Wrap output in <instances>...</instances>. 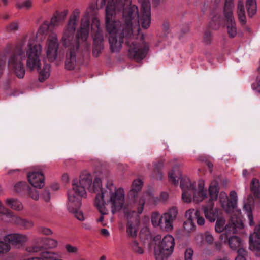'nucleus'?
<instances>
[{
	"mask_svg": "<svg viewBox=\"0 0 260 260\" xmlns=\"http://www.w3.org/2000/svg\"><path fill=\"white\" fill-rule=\"evenodd\" d=\"M100 2L102 5L106 6L105 21L116 20V16L122 10L123 12L132 7L124 8V0H100Z\"/></svg>",
	"mask_w": 260,
	"mask_h": 260,
	"instance_id": "6e6552de",
	"label": "nucleus"
},
{
	"mask_svg": "<svg viewBox=\"0 0 260 260\" xmlns=\"http://www.w3.org/2000/svg\"><path fill=\"white\" fill-rule=\"evenodd\" d=\"M219 199L222 207L226 212L230 211L232 209V205L228 195L225 192H221L220 193Z\"/></svg>",
	"mask_w": 260,
	"mask_h": 260,
	"instance_id": "b1692460",
	"label": "nucleus"
},
{
	"mask_svg": "<svg viewBox=\"0 0 260 260\" xmlns=\"http://www.w3.org/2000/svg\"><path fill=\"white\" fill-rule=\"evenodd\" d=\"M247 255V252L244 248H239L238 250V255L235 260H246L245 256Z\"/></svg>",
	"mask_w": 260,
	"mask_h": 260,
	"instance_id": "a18cd8bd",
	"label": "nucleus"
},
{
	"mask_svg": "<svg viewBox=\"0 0 260 260\" xmlns=\"http://www.w3.org/2000/svg\"><path fill=\"white\" fill-rule=\"evenodd\" d=\"M28 194L31 198L34 200H38L39 199V192L34 188H28Z\"/></svg>",
	"mask_w": 260,
	"mask_h": 260,
	"instance_id": "c03bdc74",
	"label": "nucleus"
},
{
	"mask_svg": "<svg viewBox=\"0 0 260 260\" xmlns=\"http://www.w3.org/2000/svg\"><path fill=\"white\" fill-rule=\"evenodd\" d=\"M151 218L153 225L155 227H159L161 222V215H160L158 212H155L152 213Z\"/></svg>",
	"mask_w": 260,
	"mask_h": 260,
	"instance_id": "72a5a7b5",
	"label": "nucleus"
},
{
	"mask_svg": "<svg viewBox=\"0 0 260 260\" xmlns=\"http://www.w3.org/2000/svg\"><path fill=\"white\" fill-rule=\"evenodd\" d=\"M254 86L256 88L260 87V77H257L256 80V82L254 83Z\"/></svg>",
	"mask_w": 260,
	"mask_h": 260,
	"instance_id": "13d9d810",
	"label": "nucleus"
},
{
	"mask_svg": "<svg viewBox=\"0 0 260 260\" xmlns=\"http://www.w3.org/2000/svg\"><path fill=\"white\" fill-rule=\"evenodd\" d=\"M39 232L41 233V234L46 235H50L53 233L51 229L45 227L40 228Z\"/></svg>",
	"mask_w": 260,
	"mask_h": 260,
	"instance_id": "864d4df0",
	"label": "nucleus"
},
{
	"mask_svg": "<svg viewBox=\"0 0 260 260\" xmlns=\"http://www.w3.org/2000/svg\"><path fill=\"white\" fill-rule=\"evenodd\" d=\"M58 47L59 42L57 35L52 32L48 37L45 46L47 57L51 61L56 59Z\"/></svg>",
	"mask_w": 260,
	"mask_h": 260,
	"instance_id": "f8f14e48",
	"label": "nucleus"
},
{
	"mask_svg": "<svg viewBox=\"0 0 260 260\" xmlns=\"http://www.w3.org/2000/svg\"><path fill=\"white\" fill-rule=\"evenodd\" d=\"M194 182H191L190 179L187 177L182 178L180 181V187L182 190L193 191L194 189Z\"/></svg>",
	"mask_w": 260,
	"mask_h": 260,
	"instance_id": "a878e982",
	"label": "nucleus"
},
{
	"mask_svg": "<svg viewBox=\"0 0 260 260\" xmlns=\"http://www.w3.org/2000/svg\"><path fill=\"white\" fill-rule=\"evenodd\" d=\"M194 229L195 226L192 220L189 219L184 222V229L187 233L193 231Z\"/></svg>",
	"mask_w": 260,
	"mask_h": 260,
	"instance_id": "58836bf2",
	"label": "nucleus"
},
{
	"mask_svg": "<svg viewBox=\"0 0 260 260\" xmlns=\"http://www.w3.org/2000/svg\"><path fill=\"white\" fill-rule=\"evenodd\" d=\"M237 13L240 23L242 25H245L246 23L245 13L243 3L241 1L238 2Z\"/></svg>",
	"mask_w": 260,
	"mask_h": 260,
	"instance_id": "393cba45",
	"label": "nucleus"
},
{
	"mask_svg": "<svg viewBox=\"0 0 260 260\" xmlns=\"http://www.w3.org/2000/svg\"><path fill=\"white\" fill-rule=\"evenodd\" d=\"M142 185L143 182L140 179H137L134 180L128 194L137 207L138 213L140 214L143 212L145 203L154 204L157 200L151 191H146L140 196L138 195V192L141 190Z\"/></svg>",
	"mask_w": 260,
	"mask_h": 260,
	"instance_id": "423d86ee",
	"label": "nucleus"
},
{
	"mask_svg": "<svg viewBox=\"0 0 260 260\" xmlns=\"http://www.w3.org/2000/svg\"><path fill=\"white\" fill-rule=\"evenodd\" d=\"M27 178L29 183L34 188L41 189L45 185V176L40 172L33 171L27 174Z\"/></svg>",
	"mask_w": 260,
	"mask_h": 260,
	"instance_id": "2eb2a0df",
	"label": "nucleus"
},
{
	"mask_svg": "<svg viewBox=\"0 0 260 260\" xmlns=\"http://www.w3.org/2000/svg\"><path fill=\"white\" fill-rule=\"evenodd\" d=\"M82 227L87 230H90L91 229V226L89 223H85L82 224Z\"/></svg>",
	"mask_w": 260,
	"mask_h": 260,
	"instance_id": "4d7b16f0",
	"label": "nucleus"
},
{
	"mask_svg": "<svg viewBox=\"0 0 260 260\" xmlns=\"http://www.w3.org/2000/svg\"><path fill=\"white\" fill-rule=\"evenodd\" d=\"M92 184V176L88 173H82L79 180H74L72 182V189L68 192V207L69 211L80 221H84L83 213L79 210L81 206V197L86 196V190Z\"/></svg>",
	"mask_w": 260,
	"mask_h": 260,
	"instance_id": "39448f33",
	"label": "nucleus"
},
{
	"mask_svg": "<svg viewBox=\"0 0 260 260\" xmlns=\"http://www.w3.org/2000/svg\"><path fill=\"white\" fill-rule=\"evenodd\" d=\"M206 197L207 193L206 191H198L194 192L193 200L194 202H200L202 201Z\"/></svg>",
	"mask_w": 260,
	"mask_h": 260,
	"instance_id": "4c0bfd02",
	"label": "nucleus"
},
{
	"mask_svg": "<svg viewBox=\"0 0 260 260\" xmlns=\"http://www.w3.org/2000/svg\"><path fill=\"white\" fill-rule=\"evenodd\" d=\"M26 251L29 253L38 252L41 250L40 246H29L26 248Z\"/></svg>",
	"mask_w": 260,
	"mask_h": 260,
	"instance_id": "603ef678",
	"label": "nucleus"
},
{
	"mask_svg": "<svg viewBox=\"0 0 260 260\" xmlns=\"http://www.w3.org/2000/svg\"><path fill=\"white\" fill-rule=\"evenodd\" d=\"M154 169L153 172V177L157 180H161L163 177L162 173L159 171L164 167V162L159 161L154 164Z\"/></svg>",
	"mask_w": 260,
	"mask_h": 260,
	"instance_id": "c756f323",
	"label": "nucleus"
},
{
	"mask_svg": "<svg viewBox=\"0 0 260 260\" xmlns=\"http://www.w3.org/2000/svg\"><path fill=\"white\" fill-rule=\"evenodd\" d=\"M64 248L66 251L70 254H77L78 253L79 249L76 246L72 245L70 244H67L65 245Z\"/></svg>",
	"mask_w": 260,
	"mask_h": 260,
	"instance_id": "a19ab883",
	"label": "nucleus"
},
{
	"mask_svg": "<svg viewBox=\"0 0 260 260\" xmlns=\"http://www.w3.org/2000/svg\"><path fill=\"white\" fill-rule=\"evenodd\" d=\"M182 199L184 202L190 203L191 201L192 198L191 193L193 191H189L188 190H182Z\"/></svg>",
	"mask_w": 260,
	"mask_h": 260,
	"instance_id": "37998d69",
	"label": "nucleus"
},
{
	"mask_svg": "<svg viewBox=\"0 0 260 260\" xmlns=\"http://www.w3.org/2000/svg\"><path fill=\"white\" fill-rule=\"evenodd\" d=\"M181 172L179 170H173L168 174L169 181L174 185H177L181 179Z\"/></svg>",
	"mask_w": 260,
	"mask_h": 260,
	"instance_id": "c85d7f7f",
	"label": "nucleus"
},
{
	"mask_svg": "<svg viewBox=\"0 0 260 260\" xmlns=\"http://www.w3.org/2000/svg\"><path fill=\"white\" fill-rule=\"evenodd\" d=\"M42 51V47L37 43L36 37L27 35L10 52L8 60V67L18 78H23L25 74L23 61L27 56V70L30 71L37 70L39 74L40 81L44 82L50 76V66L45 63L41 68L40 56Z\"/></svg>",
	"mask_w": 260,
	"mask_h": 260,
	"instance_id": "f03ea898",
	"label": "nucleus"
},
{
	"mask_svg": "<svg viewBox=\"0 0 260 260\" xmlns=\"http://www.w3.org/2000/svg\"><path fill=\"white\" fill-rule=\"evenodd\" d=\"M10 249V247L8 242L0 241V253L7 252Z\"/></svg>",
	"mask_w": 260,
	"mask_h": 260,
	"instance_id": "49530a36",
	"label": "nucleus"
},
{
	"mask_svg": "<svg viewBox=\"0 0 260 260\" xmlns=\"http://www.w3.org/2000/svg\"><path fill=\"white\" fill-rule=\"evenodd\" d=\"M42 197L45 202H48L50 199V193L49 191L47 189L44 190Z\"/></svg>",
	"mask_w": 260,
	"mask_h": 260,
	"instance_id": "5fc2aeb1",
	"label": "nucleus"
},
{
	"mask_svg": "<svg viewBox=\"0 0 260 260\" xmlns=\"http://www.w3.org/2000/svg\"><path fill=\"white\" fill-rule=\"evenodd\" d=\"M138 17V8L133 6L122 13V21L116 19L105 21L111 51L119 52L125 42L128 47L129 57L137 61L145 57L149 49L142 37H139L141 23Z\"/></svg>",
	"mask_w": 260,
	"mask_h": 260,
	"instance_id": "f257e3e1",
	"label": "nucleus"
},
{
	"mask_svg": "<svg viewBox=\"0 0 260 260\" xmlns=\"http://www.w3.org/2000/svg\"><path fill=\"white\" fill-rule=\"evenodd\" d=\"M128 220L126 225V233L128 237L135 238L137 236V229L136 225L138 222V220L135 218L134 220H132L127 216Z\"/></svg>",
	"mask_w": 260,
	"mask_h": 260,
	"instance_id": "4be33fe9",
	"label": "nucleus"
},
{
	"mask_svg": "<svg viewBox=\"0 0 260 260\" xmlns=\"http://www.w3.org/2000/svg\"><path fill=\"white\" fill-rule=\"evenodd\" d=\"M212 41V32L208 29H206L204 32L203 37V42L206 45L211 44Z\"/></svg>",
	"mask_w": 260,
	"mask_h": 260,
	"instance_id": "e433bc0d",
	"label": "nucleus"
},
{
	"mask_svg": "<svg viewBox=\"0 0 260 260\" xmlns=\"http://www.w3.org/2000/svg\"><path fill=\"white\" fill-rule=\"evenodd\" d=\"M194 215L198 224L200 225H204L205 223V219L203 217L200 216V212L199 211H196Z\"/></svg>",
	"mask_w": 260,
	"mask_h": 260,
	"instance_id": "3c124183",
	"label": "nucleus"
},
{
	"mask_svg": "<svg viewBox=\"0 0 260 260\" xmlns=\"http://www.w3.org/2000/svg\"><path fill=\"white\" fill-rule=\"evenodd\" d=\"M196 244L199 246H202L206 242L208 245L213 243L214 239L212 234L206 231L204 233L198 234L195 237Z\"/></svg>",
	"mask_w": 260,
	"mask_h": 260,
	"instance_id": "f3484780",
	"label": "nucleus"
},
{
	"mask_svg": "<svg viewBox=\"0 0 260 260\" xmlns=\"http://www.w3.org/2000/svg\"><path fill=\"white\" fill-rule=\"evenodd\" d=\"M234 4L232 0H225L223 15L229 36L234 38L237 34L236 22L233 16Z\"/></svg>",
	"mask_w": 260,
	"mask_h": 260,
	"instance_id": "9d476101",
	"label": "nucleus"
},
{
	"mask_svg": "<svg viewBox=\"0 0 260 260\" xmlns=\"http://www.w3.org/2000/svg\"><path fill=\"white\" fill-rule=\"evenodd\" d=\"M204 182L203 180L200 181L198 183V190L199 191H206L204 189Z\"/></svg>",
	"mask_w": 260,
	"mask_h": 260,
	"instance_id": "6e6d98bb",
	"label": "nucleus"
},
{
	"mask_svg": "<svg viewBox=\"0 0 260 260\" xmlns=\"http://www.w3.org/2000/svg\"><path fill=\"white\" fill-rule=\"evenodd\" d=\"M92 37L93 39L92 54L95 57H98L104 49V35L100 27V21L95 18L93 20Z\"/></svg>",
	"mask_w": 260,
	"mask_h": 260,
	"instance_id": "1a4fd4ad",
	"label": "nucleus"
},
{
	"mask_svg": "<svg viewBox=\"0 0 260 260\" xmlns=\"http://www.w3.org/2000/svg\"><path fill=\"white\" fill-rule=\"evenodd\" d=\"M6 203L8 206L15 210H21L23 209V205L21 203L17 200L13 199H7Z\"/></svg>",
	"mask_w": 260,
	"mask_h": 260,
	"instance_id": "7c9ffc66",
	"label": "nucleus"
},
{
	"mask_svg": "<svg viewBox=\"0 0 260 260\" xmlns=\"http://www.w3.org/2000/svg\"><path fill=\"white\" fill-rule=\"evenodd\" d=\"M230 196L231 198L230 200L231 202L232 209H233L236 207L237 201V194L235 191H232L230 193Z\"/></svg>",
	"mask_w": 260,
	"mask_h": 260,
	"instance_id": "de8ad7c7",
	"label": "nucleus"
},
{
	"mask_svg": "<svg viewBox=\"0 0 260 260\" xmlns=\"http://www.w3.org/2000/svg\"><path fill=\"white\" fill-rule=\"evenodd\" d=\"M250 189L255 197L260 198V186L258 179L254 178L252 180Z\"/></svg>",
	"mask_w": 260,
	"mask_h": 260,
	"instance_id": "2f4dec72",
	"label": "nucleus"
},
{
	"mask_svg": "<svg viewBox=\"0 0 260 260\" xmlns=\"http://www.w3.org/2000/svg\"><path fill=\"white\" fill-rule=\"evenodd\" d=\"M229 244L231 249L236 250L238 248H243L242 246V241L236 236H232L229 239Z\"/></svg>",
	"mask_w": 260,
	"mask_h": 260,
	"instance_id": "cd10ccee",
	"label": "nucleus"
},
{
	"mask_svg": "<svg viewBox=\"0 0 260 260\" xmlns=\"http://www.w3.org/2000/svg\"><path fill=\"white\" fill-rule=\"evenodd\" d=\"M101 233L105 236H108L109 235V233L108 231L106 229H102Z\"/></svg>",
	"mask_w": 260,
	"mask_h": 260,
	"instance_id": "bf43d9fd",
	"label": "nucleus"
},
{
	"mask_svg": "<svg viewBox=\"0 0 260 260\" xmlns=\"http://www.w3.org/2000/svg\"><path fill=\"white\" fill-rule=\"evenodd\" d=\"M88 191L96 193L94 205L102 214H108L106 204H109L111 212L114 214L120 210L124 204L125 193L123 188H117L112 183L108 184L105 188H102V180L96 178L88 188Z\"/></svg>",
	"mask_w": 260,
	"mask_h": 260,
	"instance_id": "20e7f679",
	"label": "nucleus"
},
{
	"mask_svg": "<svg viewBox=\"0 0 260 260\" xmlns=\"http://www.w3.org/2000/svg\"><path fill=\"white\" fill-rule=\"evenodd\" d=\"M193 250L191 248H188L184 252L185 260H193Z\"/></svg>",
	"mask_w": 260,
	"mask_h": 260,
	"instance_id": "09e8293b",
	"label": "nucleus"
},
{
	"mask_svg": "<svg viewBox=\"0 0 260 260\" xmlns=\"http://www.w3.org/2000/svg\"><path fill=\"white\" fill-rule=\"evenodd\" d=\"M80 11L75 10L70 16V19L63 31L61 39L63 45L68 47L65 62L66 68L73 70L76 63V53L79 47V40L85 41L89 35L90 21L88 15L83 16L81 21L79 30L77 32V40H74V35L78 25L80 17Z\"/></svg>",
	"mask_w": 260,
	"mask_h": 260,
	"instance_id": "7ed1b4c3",
	"label": "nucleus"
},
{
	"mask_svg": "<svg viewBox=\"0 0 260 260\" xmlns=\"http://www.w3.org/2000/svg\"><path fill=\"white\" fill-rule=\"evenodd\" d=\"M49 25L50 22H48V21H44L39 27L37 35L46 34L48 30Z\"/></svg>",
	"mask_w": 260,
	"mask_h": 260,
	"instance_id": "ea45409f",
	"label": "nucleus"
},
{
	"mask_svg": "<svg viewBox=\"0 0 260 260\" xmlns=\"http://www.w3.org/2000/svg\"><path fill=\"white\" fill-rule=\"evenodd\" d=\"M246 7L248 16L252 17L257 10L256 0H246Z\"/></svg>",
	"mask_w": 260,
	"mask_h": 260,
	"instance_id": "bb28decb",
	"label": "nucleus"
},
{
	"mask_svg": "<svg viewBox=\"0 0 260 260\" xmlns=\"http://www.w3.org/2000/svg\"><path fill=\"white\" fill-rule=\"evenodd\" d=\"M215 248L217 250H220L221 248L222 244L220 242H215Z\"/></svg>",
	"mask_w": 260,
	"mask_h": 260,
	"instance_id": "052dcab7",
	"label": "nucleus"
},
{
	"mask_svg": "<svg viewBox=\"0 0 260 260\" xmlns=\"http://www.w3.org/2000/svg\"><path fill=\"white\" fill-rule=\"evenodd\" d=\"M141 4L142 14L139 16L138 20L144 29L149 27L151 24V13L150 0H138Z\"/></svg>",
	"mask_w": 260,
	"mask_h": 260,
	"instance_id": "4468645a",
	"label": "nucleus"
},
{
	"mask_svg": "<svg viewBox=\"0 0 260 260\" xmlns=\"http://www.w3.org/2000/svg\"><path fill=\"white\" fill-rule=\"evenodd\" d=\"M178 210L176 207L170 208L166 212L161 215L159 228L163 231L170 232L173 229V222L176 219Z\"/></svg>",
	"mask_w": 260,
	"mask_h": 260,
	"instance_id": "ddd939ff",
	"label": "nucleus"
},
{
	"mask_svg": "<svg viewBox=\"0 0 260 260\" xmlns=\"http://www.w3.org/2000/svg\"><path fill=\"white\" fill-rule=\"evenodd\" d=\"M7 30L9 31H16L19 28L18 22H13L6 26Z\"/></svg>",
	"mask_w": 260,
	"mask_h": 260,
	"instance_id": "8fccbe9b",
	"label": "nucleus"
},
{
	"mask_svg": "<svg viewBox=\"0 0 260 260\" xmlns=\"http://www.w3.org/2000/svg\"><path fill=\"white\" fill-rule=\"evenodd\" d=\"M19 171H20V170L19 169H14V170H10L8 172V174H11L13 173L19 172Z\"/></svg>",
	"mask_w": 260,
	"mask_h": 260,
	"instance_id": "338daca9",
	"label": "nucleus"
},
{
	"mask_svg": "<svg viewBox=\"0 0 260 260\" xmlns=\"http://www.w3.org/2000/svg\"><path fill=\"white\" fill-rule=\"evenodd\" d=\"M9 217L11 218V222L19 225L23 229H28L34 226V222L32 221L27 220L14 216L13 215V213H12V216H10Z\"/></svg>",
	"mask_w": 260,
	"mask_h": 260,
	"instance_id": "412c9836",
	"label": "nucleus"
},
{
	"mask_svg": "<svg viewBox=\"0 0 260 260\" xmlns=\"http://www.w3.org/2000/svg\"><path fill=\"white\" fill-rule=\"evenodd\" d=\"M225 220L223 218L218 219L215 224V231L218 233H221L225 231L226 236L231 234H234L236 232L237 228H241L243 226L241 221L240 219L235 220L232 217L231 219V222H229L225 226Z\"/></svg>",
	"mask_w": 260,
	"mask_h": 260,
	"instance_id": "9b49d317",
	"label": "nucleus"
},
{
	"mask_svg": "<svg viewBox=\"0 0 260 260\" xmlns=\"http://www.w3.org/2000/svg\"><path fill=\"white\" fill-rule=\"evenodd\" d=\"M32 6L31 0H25L23 2H18L16 4V7L18 9H30Z\"/></svg>",
	"mask_w": 260,
	"mask_h": 260,
	"instance_id": "f704fd0d",
	"label": "nucleus"
},
{
	"mask_svg": "<svg viewBox=\"0 0 260 260\" xmlns=\"http://www.w3.org/2000/svg\"><path fill=\"white\" fill-rule=\"evenodd\" d=\"M132 250L136 253L141 254L144 252L143 249L139 246V243L136 241H133L131 244Z\"/></svg>",
	"mask_w": 260,
	"mask_h": 260,
	"instance_id": "79ce46f5",
	"label": "nucleus"
},
{
	"mask_svg": "<svg viewBox=\"0 0 260 260\" xmlns=\"http://www.w3.org/2000/svg\"><path fill=\"white\" fill-rule=\"evenodd\" d=\"M207 165L209 169H210V171L211 173L212 172L213 168V165L211 162H207Z\"/></svg>",
	"mask_w": 260,
	"mask_h": 260,
	"instance_id": "680f3d73",
	"label": "nucleus"
},
{
	"mask_svg": "<svg viewBox=\"0 0 260 260\" xmlns=\"http://www.w3.org/2000/svg\"><path fill=\"white\" fill-rule=\"evenodd\" d=\"M213 203L210 202L209 205L204 208L205 216L211 222L215 221L218 217V213L216 210H213Z\"/></svg>",
	"mask_w": 260,
	"mask_h": 260,
	"instance_id": "aec40b11",
	"label": "nucleus"
},
{
	"mask_svg": "<svg viewBox=\"0 0 260 260\" xmlns=\"http://www.w3.org/2000/svg\"><path fill=\"white\" fill-rule=\"evenodd\" d=\"M214 22L213 21H212L210 23V26L213 29H217L219 28V26H214Z\"/></svg>",
	"mask_w": 260,
	"mask_h": 260,
	"instance_id": "e2e57ef3",
	"label": "nucleus"
},
{
	"mask_svg": "<svg viewBox=\"0 0 260 260\" xmlns=\"http://www.w3.org/2000/svg\"><path fill=\"white\" fill-rule=\"evenodd\" d=\"M243 211L247 214L249 221V224L253 225L254 224L253 218L252 214L251 205L249 203H245L243 205Z\"/></svg>",
	"mask_w": 260,
	"mask_h": 260,
	"instance_id": "473e14b6",
	"label": "nucleus"
},
{
	"mask_svg": "<svg viewBox=\"0 0 260 260\" xmlns=\"http://www.w3.org/2000/svg\"><path fill=\"white\" fill-rule=\"evenodd\" d=\"M4 70V64L2 62L0 61V76L3 73Z\"/></svg>",
	"mask_w": 260,
	"mask_h": 260,
	"instance_id": "69168bd1",
	"label": "nucleus"
},
{
	"mask_svg": "<svg viewBox=\"0 0 260 260\" xmlns=\"http://www.w3.org/2000/svg\"><path fill=\"white\" fill-rule=\"evenodd\" d=\"M101 216L99 217V218L98 219V221L99 222H101L103 225H104L105 224H103V221H104V215L105 214H102L101 213Z\"/></svg>",
	"mask_w": 260,
	"mask_h": 260,
	"instance_id": "0e129e2a",
	"label": "nucleus"
},
{
	"mask_svg": "<svg viewBox=\"0 0 260 260\" xmlns=\"http://www.w3.org/2000/svg\"><path fill=\"white\" fill-rule=\"evenodd\" d=\"M62 178H63V179L68 182L69 181V176L67 174H64L63 176H62Z\"/></svg>",
	"mask_w": 260,
	"mask_h": 260,
	"instance_id": "774afa93",
	"label": "nucleus"
},
{
	"mask_svg": "<svg viewBox=\"0 0 260 260\" xmlns=\"http://www.w3.org/2000/svg\"><path fill=\"white\" fill-rule=\"evenodd\" d=\"M28 239L26 235L17 233L7 235L4 238V240L8 242L9 245L12 244L14 246L22 244L27 241Z\"/></svg>",
	"mask_w": 260,
	"mask_h": 260,
	"instance_id": "dca6fc26",
	"label": "nucleus"
},
{
	"mask_svg": "<svg viewBox=\"0 0 260 260\" xmlns=\"http://www.w3.org/2000/svg\"><path fill=\"white\" fill-rule=\"evenodd\" d=\"M175 240L171 235H166L154 248L156 260H166L173 253Z\"/></svg>",
	"mask_w": 260,
	"mask_h": 260,
	"instance_id": "0eeeda50",
	"label": "nucleus"
},
{
	"mask_svg": "<svg viewBox=\"0 0 260 260\" xmlns=\"http://www.w3.org/2000/svg\"><path fill=\"white\" fill-rule=\"evenodd\" d=\"M44 247L46 248H53L57 246L56 240L51 238H44L43 239Z\"/></svg>",
	"mask_w": 260,
	"mask_h": 260,
	"instance_id": "c9c22d12",
	"label": "nucleus"
},
{
	"mask_svg": "<svg viewBox=\"0 0 260 260\" xmlns=\"http://www.w3.org/2000/svg\"><path fill=\"white\" fill-rule=\"evenodd\" d=\"M68 13V10H64L61 12H55L51 19L50 25L54 28L57 27L61 22L64 20Z\"/></svg>",
	"mask_w": 260,
	"mask_h": 260,
	"instance_id": "6ab92c4d",
	"label": "nucleus"
},
{
	"mask_svg": "<svg viewBox=\"0 0 260 260\" xmlns=\"http://www.w3.org/2000/svg\"><path fill=\"white\" fill-rule=\"evenodd\" d=\"M209 193L210 197V202L216 200L217 199L219 191V187L218 184L216 181H213L211 183L209 187Z\"/></svg>",
	"mask_w": 260,
	"mask_h": 260,
	"instance_id": "5701e85b",
	"label": "nucleus"
},
{
	"mask_svg": "<svg viewBox=\"0 0 260 260\" xmlns=\"http://www.w3.org/2000/svg\"><path fill=\"white\" fill-rule=\"evenodd\" d=\"M255 228L254 232L249 237V248L255 251H260V233Z\"/></svg>",
	"mask_w": 260,
	"mask_h": 260,
	"instance_id": "a211bd4d",
	"label": "nucleus"
}]
</instances>
